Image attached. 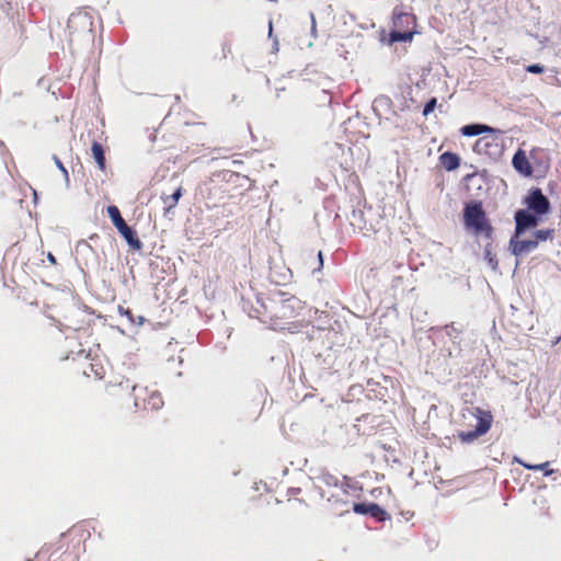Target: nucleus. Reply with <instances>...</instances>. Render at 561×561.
<instances>
[{
    "label": "nucleus",
    "instance_id": "nucleus-1",
    "mask_svg": "<svg viewBox=\"0 0 561 561\" xmlns=\"http://www.w3.org/2000/svg\"><path fill=\"white\" fill-rule=\"evenodd\" d=\"M461 221L465 230L477 240L493 241L495 229L488 217L480 199H469L463 203Z\"/></svg>",
    "mask_w": 561,
    "mask_h": 561
},
{
    "label": "nucleus",
    "instance_id": "nucleus-2",
    "mask_svg": "<svg viewBox=\"0 0 561 561\" xmlns=\"http://www.w3.org/2000/svg\"><path fill=\"white\" fill-rule=\"evenodd\" d=\"M304 308L302 301L289 293L275 290L270 294V302L265 311L271 313V321L296 317Z\"/></svg>",
    "mask_w": 561,
    "mask_h": 561
},
{
    "label": "nucleus",
    "instance_id": "nucleus-3",
    "mask_svg": "<svg viewBox=\"0 0 561 561\" xmlns=\"http://www.w3.org/2000/svg\"><path fill=\"white\" fill-rule=\"evenodd\" d=\"M473 151L485 154L492 160H499L504 153L503 131L493 128V131L481 136L473 145Z\"/></svg>",
    "mask_w": 561,
    "mask_h": 561
},
{
    "label": "nucleus",
    "instance_id": "nucleus-4",
    "mask_svg": "<svg viewBox=\"0 0 561 561\" xmlns=\"http://www.w3.org/2000/svg\"><path fill=\"white\" fill-rule=\"evenodd\" d=\"M106 213L113 226L117 229L118 233L125 239L128 247L131 250L140 251L144 244L138 238L136 229L134 227L128 226L125 219L122 217L118 207L115 205H108L106 208Z\"/></svg>",
    "mask_w": 561,
    "mask_h": 561
},
{
    "label": "nucleus",
    "instance_id": "nucleus-5",
    "mask_svg": "<svg viewBox=\"0 0 561 561\" xmlns=\"http://www.w3.org/2000/svg\"><path fill=\"white\" fill-rule=\"evenodd\" d=\"M472 415L477 420L474 427L468 431H459L457 434V437L463 444H471L479 437L485 435L493 422L492 413L480 408H474Z\"/></svg>",
    "mask_w": 561,
    "mask_h": 561
},
{
    "label": "nucleus",
    "instance_id": "nucleus-6",
    "mask_svg": "<svg viewBox=\"0 0 561 561\" xmlns=\"http://www.w3.org/2000/svg\"><path fill=\"white\" fill-rule=\"evenodd\" d=\"M522 204L525 205L524 208L541 216L549 215L552 209L549 198L542 193V190L537 186H533L528 190L527 194L522 199Z\"/></svg>",
    "mask_w": 561,
    "mask_h": 561
},
{
    "label": "nucleus",
    "instance_id": "nucleus-7",
    "mask_svg": "<svg viewBox=\"0 0 561 561\" xmlns=\"http://www.w3.org/2000/svg\"><path fill=\"white\" fill-rule=\"evenodd\" d=\"M255 300L252 301L250 298L242 297L241 299V306L242 310L248 313L251 318H256L262 322H267V320L271 321V313L266 310L268 302H270V295L264 296L263 294H255L254 295Z\"/></svg>",
    "mask_w": 561,
    "mask_h": 561
},
{
    "label": "nucleus",
    "instance_id": "nucleus-8",
    "mask_svg": "<svg viewBox=\"0 0 561 561\" xmlns=\"http://www.w3.org/2000/svg\"><path fill=\"white\" fill-rule=\"evenodd\" d=\"M543 217L526 208H518L514 213L515 227L513 232H516V237H522L528 230L536 228Z\"/></svg>",
    "mask_w": 561,
    "mask_h": 561
},
{
    "label": "nucleus",
    "instance_id": "nucleus-9",
    "mask_svg": "<svg viewBox=\"0 0 561 561\" xmlns=\"http://www.w3.org/2000/svg\"><path fill=\"white\" fill-rule=\"evenodd\" d=\"M542 149L540 148H534L530 151V157L528 158L526 154V151L522 148H518L513 158H512V165L514 170L525 178L533 176L534 169L531 167L530 160H533L535 163H537V154L541 153Z\"/></svg>",
    "mask_w": 561,
    "mask_h": 561
},
{
    "label": "nucleus",
    "instance_id": "nucleus-10",
    "mask_svg": "<svg viewBox=\"0 0 561 561\" xmlns=\"http://www.w3.org/2000/svg\"><path fill=\"white\" fill-rule=\"evenodd\" d=\"M373 111L379 118H385L386 121L393 124L396 127H399L400 116L398 112L393 108L392 100L385 94H380L375 98L373 101Z\"/></svg>",
    "mask_w": 561,
    "mask_h": 561
},
{
    "label": "nucleus",
    "instance_id": "nucleus-11",
    "mask_svg": "<svg viewBox=\"0 0 561 561\" xmlns=\"http://www.w3.org/2000/svg\"><path fill=\"white\" fill-rule=\"evenodd\" d=\"M352 510L355 514L369 516L378 523H385L391 519V515L375 502H354Z\"/></svg>",
    "mask_w": 561,
    "mask_h": 561
},
{
    "label": "nucleus",
    "instance_id": "nucleus-12",
    "mask_svg": "<svg viewBox=\"0 0 561 561\" xmlns=\"http://www.w3.org/2000/svg\"><path fill=\"white\" fill-rule=\"evenodd\" d=\"M392 27L398 30H413L416 26V16L411 9L400 3L397 4L391 14Z\"/></svg>",
    "mask_w": 561,
    "mask_h": 561
},
{
    "label": "nucleus",
    "instance_id": "nucleus-13",
    "mask_svg": "<svg viewBox=\"0 0 561 561\" xmlns=\"http://www.w3.org/2000/svg\"><path fill=\"white\" fill-rule=\"evenodd\" d=\"M537 248V241L534 239H522V237H516V232L512 233L508 241V251L515 257L528 254Z\"/></svg>",
    "mask_w": 561,
    "mask_h": 561
},
{
    "label": "nucleus",
    "instance_id": "nucleus-14",
    "mask_svg": "<svg viewBox=\"0 0 561 561\" xmlns=\"http://www.w3.org/2000/svg\"><path fill=\"white\" fill-rule=\"evenodd\" d=\"M415 32L413 30H398L391 27L388 37H381V42L393 45L396 43H408L413 39Z\"/></svg>",
    "mask_w": 561,
    "mask_h": 561
},
{
    "label": "nucleus",
    "instance_id": "nucleus-15",
    "mask_svg": "<svg viewBox=\"0 0 561 561\" xmlns=\"http://www.w3.org/2000/svg\"><path fill=\"white\" fill-rule=\"evenodd\" d=\"M459 131L463 137H474L493 131V127L482 123H470L463 125Z\"/></svg>",
    "mask_w": 561,
    "mask_h": 561
},
{
    "label": "nucleus",
    "instance_id": "nucleus-16",
    "mask_svg": "<svg viewBox=\"0 0 561 561\" xmlns=\"http://www.w3.org/2000/svg\"><path fill=\"white\" fill-rule=\"evenodd\" d=\"M440 165L447 171L451 172L457 170L460 167L461 158L458 153L454 151H445L439 156Z\"/></svg>",
    "mask_w": 561,
    "mask_h": 561
},
{
    "label": "nucleus",
    "instance_id": "nucleus-17",
    "mask_svg": "<svg viewBox=\"0 0 561 561\" xmlns=\"http://www.w3.org/2000/svg\"><path fill=\"white\" fill-rule=\"evenodd\" d=\"M91 153H92V157H93L99 170L105 171L106 170L105 149L100 141H98V140L92 141Z\"/></svg>",
    "mask_w": 561,
    "mask_h": 561
},
{
    "label": "nucleus",
    "instance_id": "nucleus-18",
    "mask_svg": "<svg viewBox=\"0 0 561 561\" xmlns=\"http://www.w3.org/2000/svg\"><path fill=\"white\" fill-rule=\"evenodd\" d=\"M492 242L493 241H486L483 248V260L494 273L501 274L499 268V260L496 254L493 252Z\"/></svg>",
    "mask_w": 561,
    "mask_h": 561
},
{
    "label": "nucleus",
    "instance_id": "nucleus-19",
    "mask_svg": "<svg viewBox=\"0 0 561 561\" xmlns=\"http://www.w3.org/2000/svg\"><path fill=\"white\" fill-rule=\"evenodd\" d=\"M350 222L354 229H358L362 231L373 229L371 226L368 228L367 221L365 219L364 210H362V209H353L352 210Z\"/></svg>",
    "mask_w": 561,
    "mask_h": 561
},
{
    "label": "nucleus",
    "instance_id": "nucleus-20",
    "mask_svg": "<svg viewBox=\"0 0 561 561\" xmlns=\"http://www.w3.org/2000/svg\"><path fill=\"white\" fill-rule=\"evenodd\" d=\"M183 196V188L182 186H179L178 188L174 190V192L169 195V196H161L163 203L165 204V207H164V215H167L172 208H174L180 198Z\"/></svg>",
    "mask_w": 561,
    "mask_h": 561
},
{
    "label": "nucleus",
    "instance_id": "nucleus-21",
    "mask_svg": "<svg viewBox=\"0 0 561 561\" xmlns=\"http://www.w3.org/2000/svg\"><path fill=\"white\" fill-rule=\"evenodd\" d=\"M396 99L399 101V110L405 111L410 107L408 101L414 102L412 98V88L410 85H405L404 88H401L400 99L398 95H396Z\"/></svg>",
    "mask_w": 561,
    "mask_h": 561
},
{
    "label": "nucleus",
    "instance_id": "nucleus-22",
    "mask_svg": "<svg viewBox=\"0 0 561 561\" xmlns=\"http://www.w3.org/2000/svg\"><path fill=\"white\" fill-rule=\"evenodd\" d=\"M534 240L537 241V245L540 242H545L547 240H552L554 237V229L546 228V229H537L533 232Z\"/></svg>",
    "mask_w": 561,
    "mask_h": 561
},
{
    "label": "nucleus",
    "instance_id": "nucleus-23",
    "mask_svg": "<svg viewBox=\"0 0 561 561\" xmlns=\"http://www.w3.org/2000/svg\"><path fill=\"white\" fill-rule=\"evenodd\" d=\"M549 465H550L549 461L541 462V463H536V465L529 463V462L522 463V466L525 469H528V470H531V471H542L545 477H550L554 472V470L549 469Z\"/></svg>",
    "mask_w": 561,
    "mask_h": 561
},
{
    "label": "nucleus",
    "instance_id": "nucleus-24",
    "mask_svg": "<svg viewBox=\"0 0 561 561\" xmlns=\"http://www.w3.org/2000/svg\"><path fill=\"white\" fill-rule=\"evenodd\" d=\"M313 479L322 481L328 486L339 485V479L327 470H321V473L316 476Z\"/></svg>",
    "mask_w": 561,
    "mask_h": 561
},
{
    "label": "nucleus",
    "instance_id": "nucleus-25",
    "mask_svg": "<svg viewBox=\"0 0 561 561\" xmlns=\"http://www.w3.org/2000/svg\"><path fill=\"white\" fill-rule=\"evenodd\" d=\"M445 330L453 344H459L458 336L462 332V328L457 327L455 322H451L445 327Z\"/></svg>",
    "mask_w": 561,
    "mask_h": 561
},
{
    "label": "nucleus",
    "instance_id": "nucleus-26",
    "mask_svg": "<svg viewBox=\"0 0 561 561\" xmlns=\"http://www.w3.org/2000/svg\"><path fill=\"white\" fill-rule=\"evenodd\" d=\"M51 159H53L55 165L57 167V169L62 173L64 180H65V185L68 188L70 186V178H69V172H68L67 168L65 167V164L58 158L57 154H53Z\"/></svg>",
    "mask_w": 561,
    "mask_h": 561
},
{
    "label": "nucleus",
    "instance_id": "nucleus-27",
    "mask_svg": "<svg viewBox=\"0 0 561 561\" xmlns=\"http://www.w3.org/2000/svg\"><path fill=\"white\" fill-rule=\"evenodd\" d=\"M147 404L151 410H160L163 407L161 394L159 392H152L147 400Z\"/></svg>",
    "mask_w": 561,
    "mask_h": 561
},
{
    "label": "nucleus",
    "instance_id": "nucleus-28",
    "mask_svg": "<svg viewBox=\"0 0 561 561\" xmlns=\"http://www.w3.org/2000/svg\"><path fill=\"white\" fill-rule=\"evenodd\" d=\"M436 107H438L439 110L442 108V105L438 106V104H437V98H435V96L430 98L423 106V111H422L423 116L427 117L431 113H433L435 111Z\"/></svg>",
    "mask_w": 561,
    "mask_h": 561
},
{
    "label": "nucleus",
    "instance_id": "nucleus-29",
    "mask_svg": "<svg viewBox=\"0 0 561 561\" xmlns=\"http://www.w3.org/2000/svg\"><path fill=\"white\" fill-rule=\"evenodd\" d=\"M76 251L78 254H82V255H94L95 254L94 249L85 240L78 241V243L76 245Z\"/></svg>",
    "mask_w": 561,
    "mask_h": 561
},
{
    "label": "nucleus",
    "instance_id": "nucleus-30",
    "mask_svg": "<svg viewBox=\"0 0 561 561\" xmlns=\"http://www.w3.org/2000/svg\"><path fill=\"white\" fill-rule=\"evenodd\" d=\"M118 312L121 316L126 317L130 324L136 323V316L133 313V311L129 308H124V307L119 306Z\"/></svg>",
    "mask_w": 561,
    "mask_h": 561
},
{
    "label": "nucleus",
    "instance_id": "nucleus-31",
    "mask_svg": "<svg viewBox=\"0 0 561 561\" xmlns=\"http://www.w3.org/2000/svg\"><path fill=\"white\" fill-rule=\"evenodd\" d=\"M526 71L534 75H540L545 71V66L541 64H530L526 67Z\"/></svg>",
    "mask_w": 561,
    "mask_h": 561
},
{
    "label": "nucleus",
    "instance_id": "nucleus-32",
    "mask_svg": "<svg viewBox=\"0 0 561 561\" xmlns=\"http://www.w3.org/2000/svg\"><path fill=\"white\" fill-rule=\"evenodd\" d=\"M317 257H318V266L312 270V274L314 276L318 273H320L322 271V268H323V263H324L323 252L322 251H318Z\"/></svg>",
    "mask_w": 561,
    "mask_h": 561
},
{
    "label": "nucleus",
    "instance_id": "nucleus-33",
    "mask_svg": "<svg viewBox=\"0 0 561 561\" xmlns=\"http://www.w3.org/2000/svg\"><path fill=\"white\" fill-rule=\"evenodd\" d=\"M343 479L346 481L345 484H342V489H343V492L345 494H348V489H353V490H362V485H352L348 481H350V478L347 476H344Z\"/></svg>",
    "mask_w": 561,
    "mask_h": 561
},
{
    "label": "nucleus",
    "instance_id": "nucleus-34",
    "mask_svg": "<svg viewBox=\"0 0 561 561\" xmlns=\"http://www.w3.org/2000/svg\"><path fill=\"white\" fill-rule=\"evenodd\" d=\"M310 19H311V35L316 37L317 36V22H316L314 14L312 12H310Z\"/></svg>",
    "mask_w": 561,
    "mask_h": 561
},
{
    "label": "nucleus",
    "instance_id": "nucleus-35",
    "mask_svg": "<svg viewBox=\"0 0 561 561\" xmlns=\"http://www.w3.org/2000/svg\"><path fill=\"white\" fill-rule=\"evenodd\" d=\"M478 174V171L474 170L472 173H468L463 176V182H470L476 175Z\"/></svg>",
    "mask_w": 561,
    "mask_h": 561
},
{
    "label": "nucleus",
    "instance_id": "nucleus-36",
    "mask_svg": "<svg viewBox=\"0 0 561 561\" xmlns=\"http://www.w3.org/2000/svg\"><path fill=\"white\" fill-rule=\"evenodd\" d=\"M328 501H334L335 503H339V504H342V505H346L348 502L345 501V500H340L337 497H335L334 495H332L331 497L328 499Z\"/></svg>",
    "mask_w": 561,
    "mask_h": 561
},
{
    "label": "nucleus",
    "instance_id": "nucleus-37",
    "mask_svg": "<svg viewBox=\"0 0 561 561\" xmlns=\"http://www.w3.org/2000/svg\"><path fill=\"white\" fill-rule=\"evenodd\" d=\"M146 319L144 316H136V323L134 325H142L145 323Z\"/></svg>",
    "mask_w": 561,
    "mask_h": 561
},
{
    "label": "nucleus",
    "instance_id": "nucleus-38",
    "mask_svg": "<svg viewBox=\"0 0 561 561\" xmlns=\"http://www.w3.org/2000/svg\"><path fill=\"white\" fill-rule=\"evenodd\" d=\"M47 260L49 263L51 264H57V260H56V256L51 253V252H48L47 253Z\"/></svg>",
    "mask_w": 561,
    "mask_h": 561
},
{
    "label": "nucleus",
    "instance_id": "nucleus-39",
    "mask_svg": "<svg viewBox=\"0 0 561 561\" xmlns=\"http://www.w3.org/2000/svg\"><path fill=\"white\" fill-rule=\"evenodd\" d=\"M370 494H371V496L377 497V496H379L381 494V489L380 488H375V489H373L370 491Z\"/></svg>",
    "mask_w": 561,
    "mask_h": 561
},
{
    "label": "nucleus",
    "instance_id": "nucleus-40",
    "mask_svg": "<svg viewBox=\"0 0 561 561\" xmlns=\"http://www.w3.org/2000/svg\"><path fill=\"white\" fill-rule=\"evenodd\" d=\"M272 34H273V21L270 20L268 21V36L272 37Z\"/></svg>",
    "mask_w": 561,
    "mask_h": 561
},
{
    "label": "nucleus",
    "instance_id": "nucleus-41",
    "mask_svg": "<svg viewBox=\"0 0 561 561\" xmlns=\"http://www.w3.org/2000/svg\"><path fill=\"white\" fill-rule=\"evenodd\" d=\"M514 462H517V463H519L520 466H522V463H527L525 460H523L522 458H519V457H517V456H515V457H514Z\"/></svg>",
    "mask_w": 561,
    "mask_h": 561
},
{
    "label": "nucleus",
    "instance_id": "nucleus-42",
    "mask_svg": "<svg viewBox=\"0 0 561 561\" xmlns=\"http://www.w3.org/2000/svg\"><path fill=\"white\" fill-rule=\"evenodd\" d=\"M300 491H301L300 488H291V489H289V493H291V494H298V493H300Z\"/></svg>",
    "mask_w": 561,
    "mask_h": 561
},
{
    "label": "nucleus",
    "instance_id": "nucleus-43",
    "mask_svg": "<svg viewBox=\"0 0 561 561\" xmlns=\"http://www.w3.org/2000/svg\"><path fill=\"white\" fill-rule=\"evenodd\" d=\"M273 48H274L275 50H278V41H277V38H275V39H274Z\"/></svg>",
    "mask_w": 561,
    "mask_h": 561
},
{
    "label": "nucleus",
    "instance_id": "nucleus-44",
    "mask_svg": "<svg viewBox=\"0 0 561 561\" xmlns=\"http://www.w3.org/2000/svg\"><path fill=\"white\" fill-rule=\"evenodd\" d=\"M33 196H34V203L36 204L37 199H38V194L36 191H33Z\"/></svg>",
    "mask_w": 561,
    "mask_h": 561
},
{
    "label": "nucleus",
    "instance_id": "nucleus-45",
    "mask_svg": "<svg viewBox=\"0 0 561 561\" xmlns=\"http://www.w3.org/2000/svg\"><path fill=\"white\" fill-rule=\"evenodd\" d=\"M318 490H319V495H320L321 497H324V492H323V490H322L321 488H318Z\"/></svg>",
    "mask_w": 561,
    "mask_h": 561
},
{
    "label": "nucleus",
    "instance_id": "nucleus-46",
    "mask_svg": "<svg viewBox=\"0 0 561 561\" xmlns=\"http://www.w3.org/2000/svg\"><path fill=\"white\" fill-rule=\"evenodd\" d=\"M559 342H561V335L556 337V341L553 342V345L558 344Z\"/></svg>",
    "mask_w": 561,
    "mask_h": 561
},
{
    "label": "nucleus",
    "instance_id": "nucleus-47",
    "mask_svg": "<svg viewBox=\"0 0 561 561\" xmlns=\"http://www.w3.org/2000/svg\"><path fill=\"white\" fill-rule=\"evenodd\" d=\"M280 91H284V88L277 90L276 98H279Z\"/></svg>",
    "mask_w": 561,
    "mask_h": 561
},
{
    "label": "nucleus",
    "instance_id": "nucleus-48",
    "mask_svg": "<svg viewBox=\"0 0 561 561\" xmlns=\"http://www.w3.org/2000/svg\"><path fill=\"white\" fill-rule=\"evenodd\" d=\"M178 363L181 366L183 364V358L182 357H178Z\"/></svg>",
    "mask_w": 561,
    "mask_h": 561
},
{
    "label": "nucleus",
    "instance_id": "nucleus-49",
    "mask_svg": "<svg viewBox=\"0 0 561 561\" xmlns=\"http://www.w3.org/2000/svg\"><path fill=\"white\" fill-rule=\"evenodd\" d=\"M348 513H350V511H348V510H346V511H344V512L340 513V516H344L345 514H348Z\"/></svg>",
    "mask_w": 561,
    "mask_h": 561
},
{
    "label": "nucleus",
    "instance_id": "nucleus-50",
    "mask_svg": "<svg viewBox=\"0 0 561 561\" xmlns=\"http://www.w3.org/2000/svg\"><path fill=\"white\" fill-rule=\"evenodd\" d=\"M174 360H175V359H174V357H170V358L168 359V363H169V364H171V363H173Z\"/></svg>",
    "mask_w": 561,
    "mask_h": 561
},
{
    "label": "nucleus",
    "instance_id": "nucleus-51",
    "mask_svg": "<svg viewBox=\"0 0 561 561\" xmlns=\"http://www.w3.org/2000/svg\"><path fill=\"white\" fill-rule=\"evenodd\" d=\"M96 238H99V237H98V234H92V236L90 237V239H91V240L96 239Z\"/></svg>",
    "mask_w": 561,
    "mask_h": 561
},
{
    "label": "nucleus",
    "instance_id": "nucleus-52",
    "mask_svg": "<svg viewBox=\"0 0 561 561\" xmlns=\"http://www.w3.org/2000/svg\"><path fill=\"white\" fill-rule=\"evenodd\" d=\"M42 554H43V550L38 551V552L36 553V557H39V556H42Z\"/></svg>",
    "mask_w": 561,
    "mask_h": 561
},
{
    "label": "nucleus",
    "instance_id": "nucleus-53",
    "mask_svg": "<svg viewBox=\"0 0 561 561\" xmlns=\"http://www.w3.org/2000/svg\"><path fill=\"white\" fill-rule=\"evenodd\" d=\"M4 147V144L3 141L0 140V148H3Z\"/></svg>",
    "mask_w": 561,
    "mask_h": 561
},
{
    "label": "nucleus",
    "instance_id": "nucleus-54",
    "mask_svg": "<svg viewBox=\"0 0 561 561\" xmlns=\"http://www.w3.org/2000/svg\"><path fill=\"white\" fill-rule=\"evenodd\" d=\"M26 561H34V559H27Z\"/></svg>",
    "mask_w": 561,
    "mask_h": 561
}]
</instances>
